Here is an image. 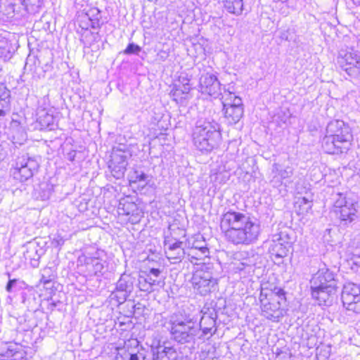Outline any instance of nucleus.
Returning a JSON list of instances; mask_svg holds the SVG:
<instances>
[{
    "mask_svg": "<svg viewBox=\"0 0 360 360\" xmlns=\"http://www.w3.org/2000/svg\"><path fill=\"white\" fill-rule=\"evenodd\" d=\"M79 26L82 30H87L89 29V27L90 26V22L89 21L85 22V21L82 20Z\"/></svg>",
    "mask_w": 360,
    "mask_h": 360,
    "instance_id": "nucleus-50",
    "label": "nucleus"
},
{
    "mask_svg": "<svg viewBox=\"0 0 360 360\" xmlns=\"http://www.w3.org/2000/svg\"><path fill=\"white\" fill-rule=\"evenodd\" d=\"M20 355H22V354L21 352L15 351L14 349L11 348L10 347H8L7 348L5 353H0V356L7 357V358L13 357V356H15V357H18Z\"/></svg>",
    "mask_w": 360,
    "mask_h": 360,
    "instance_id": "nucleus-44",
    "label": "nucleus"
},
{
    "mask_svg": "<svg viewBox=\"0 0 360 360\" xmlns=\"http://www.w3.org/2000/svg\"><path fill=\"white\" fill-rule=\"evenodd\" d=\"M357 55V51L352 49L347 48L346 49H341L338 53L337 63L342 70L344 67L347 66V63L354 61V58Z\"/></svg>",
    "mask_w": 360,
    "mask_h": 360,
    "instance_id": "nucleus-25",
    "label": "nucleus"
},
{
    "mask_svg": "<svg viewBox=\"0 0 360 360\" xmlns=\"http://www.w3.org/2000/svg\"><path fill=\"white\" fill-rule=\"evenodd\" d=\"M7 275H8V278H10V276H11L10 273L8 272ZM17 282H18V280L15 278H13V279L9 278V280L6 284V290L8 292H11L13 287L16 285Z\"/></svg>",
    "mask_w": 360,
    "mask_h": 360,
    "instance_id": "nucleus-45",
    "label": "nucleus"
},
{
    "mask_svg": "<svg viewBox=\"0 0 360 360\" xmlns=\"http://www.w3.org/2000/svg\"><path fill=\"white\" fill-rule=\"evenodd\" d=\"M140 210L139 209L138 210V212H134V215H130L131 217H129V221L131 223V224H136L138 223L139 221H140Z\"/></svg>",
    "mask_w": 360,
    "mask_h": 360,
    "instance_id": "nucleus-47",
    "label": "nucleus"
},
{
    "mask_svg": "<svg viewBox=\"0 0 360 360\" xmlns=\"http://www.w3.org/2000/svg\"><path fill=\"white\" fill-rule=\"evenodd\" d=\"M179 81L181 82V84H183L184 83H186V82H189V79L184 77H181L179 78Z\"/></svg>",
    "mask_w": 360,
    "mask_h": 360,
    "instance_id": "nucleus-53",
    "label": "nucleus"
},
{
    "mask_svg": "<svg viewBox=\"0 0 360 360\" xmlns=\"http://www.w3.org/2000/svg\"><path fill=\"white\" fill-rule=\"evenodd\" d=\"M343 306L348 311L360 313V287L354 283L343 285L341 295Z\"/></svg>",
    "mask_w": 360,
    "mask_h": 360,
    "instance_id": "nucleus-13",
    "label": "nucleus"
},
{
    "mask_svg": "<svg viewBox=\"0 0 360 360\" xmlns=\"http://www.w3.org/2000/svg\"><path fill=\"white\" fill-rule=\"evenodd\" d=\"M141 51V47L134 43H129L123 53L125 55L139 54Z\"/></svg>",
    "mask_w": 360,
    "mask_h": 360,
    "instance_id": "nucleus-40",
    "label": "nucleus"
},
{
    "mask_svg": "<svg viewBox=\"0 0 360 360\" xmlns=\"http://www.w3.org/2000/svg\"><path fill=\"white\" fill-rule=\"evenodd\" d=\"M202 316L198 324L200 326H215L218 317L215 309L204 307L202 310Z\"/></svg>",
    "mask_w": 360,
    "mask_h": 360,
    "instance_id": "nucleus-23",
    "label": "nucleus"
},
{
    "mask_svg": "<svg viewBox=\"0 0 360 360\" xmlns=\"http://www.w3.org/2000/svg\"><path fill=\"white\" fill-rule=\"evenodd\" d=\"M171 339L179 344L195 343L199 335L198 318L185 309L172 314L168 322Z\"/></svg>",
    "mask_w": 360,
    "mask_h": 360,
    "instance_id": "nucleus-2",
    "label": "nucleus"
},
{
    "mask_svg": "<svg viewBox=\"0 0 360 360\" xmlns=\"http://www.w3.org/2000/svg\"><path fill=\"white\" fill-rule=\"evenodd\" d=\"M191 90V86L189 82H186L181 84V86H179L175 89H173L172 91H174L173 95H179L180 94H187L189 93Z\"/></svg>",
    "mask_w": 360,
    "mask_h": 360,
    "instance_id": "nucleus-41",
    "label": "nucleus"
},
{
    "mask_svg": "<svg viewBox=\"0 0 360 360\" xmlns=\"http://www.w3.org/2000/svg\"><path fill=\"white\" fill-rule=\"evenodd\" d=\"M50 69H51V65H49L48 63H46V64L45 65V67H44V68H43V72H44V73H43V75H42V77H44V76H45L44 73H45L46 71H49Z\"/></svg>",
    "mask_w": 360,
    "mask_h": 360,
    "instance_id": "nucleus-52",
    "label": "nucleus"
},
{
    "mask_svg": "<svg viewBox=\"0 0 360 360\" xmlns=\"http://www.w3.org/2000/svg\"><path fill=\"white\" fill-rule=\"evenodd\" d=\"M129 296V294H125L124 291H121L115 287V289L110 293V298L111 300L116 301L117 304H123Z\"/></svg>",
    "mask_w": 360,
    "mask_h": 360,
    "instance_id": "nucleus-36",
    "label": "nucleus"
},
{
    "mask_svg": "<svg viewBox=\"0 0 360 360\" xmlns=\"http://www.w3.org/2000/svg\"><path fill=\"white\" fill-rule=\"evenodd\" d=\"M224 8L230 13L240 15L243 9V0H223Z\"/></svg>",
    "mask_w": 360,
    "mask_h": 360,
    "instance_id": "nucleus-30",
    "label": "nucleus"
},
{
    "mask_svg": "<svg viewBox=\"0 0 360 360\" xmlns=\"http://www.w3.org/2000/svg\"><path fill=\"white\" fill-rule=\"evenodd\" d=\"M354 61L347 63L342 70L345 71L349 77L356 78L360 75V56L358 54L354 58Z\"/></svg>",
    "mask_w": 360,
    "mask_h": 360,
    "instance_id": "nucleus-31",
    "label": "nucleus"
},
{
    "mask_svg": "<svg viewBox=\"0 0 360 360\" xmlns=\"http://www.w3.org/2000/svg\"><path fill=\"white\" fill-rule=\"evenodd\" d=\"M148 350L137 339L128 340L123 348L117 349L115 360H148Z\"/></svg>",
    "mask_w": 360,
    "mask_h": 360,
    "instance_id": "nucleus-10",
    "label": "nucleus"
},
{
    "mask_svg": "<svg viewBox=\"0 0 360 360\" xmlns=\"http://www.w3.org/2000/svg\"><path fill=\"white\" fill-rule=\"evenodd\" d=\"M292 238L285 231L272 235L269 252L275 264H280L283 262V259L292 250Z\"/></svg>",
    "mask_w": 360,
    "mask_h": 360,
    "instance_id": "nucleus-8",
    "label": "nucleus"
},
{
    "mask_svg": "<svg viewBox=\"0 0 360 360\" xmlns=\"http://www.w3.org/2000/svg\"><path fill=\"white\" fill-rule=\"evenodd\" d=\"M352 141L350 127L342 120H335L328 124L321 146L326 153L342 154L348 151Z\"/></svg>",
    "mask_w": 360,
    "mask_h": 360,
    "instance_id": "nucleus-3",
    "label": "nucleus"
},
{
    "mask_svg": "<svg viewBox=\"0 0 360 360\" xmlns=\"http://www.w3.org/2000/svg\"><path fill=\"white\" fill-rule=\"evenodd\" d=\"M198 327L199 335L197 337L198 338H201L202 336H206L207 335H210V337H211L216 332V328H214V331H212V329L215 328V326H200V325L198 324Z\"/></svg>",
    "mask_w": 360,
    "mask_h": 360,
    "instance_id": "nucleus-39",
    "label": "nucleus"
},
{
    "mask_svg": "<svg viewBox=\"0 0 360 360\" xmlns=\"http://www.w3.org/2000/svg\"><path fill=\"white\" fill-rule=\"evenodd\" d=\"M75 155V152H74V155H72V154H71V153H69V155H70L69 159H70L71 161H73V160H74Z\"/></svg>",
    "mask_w": 360,
    "mask_h": 360,
    "instance_id": "nucleus-55",
    "label": "nucleus"
},
{
    "mask_svg": "<svg viewBox=\"0 0 360 360\" xmlns=\"http://www.w3.org/2000/svg\"><path fill=\"white\" fill-rule=\"evenodd\" d=\"M149 273L154 276L158 277L160 274V270L156 268H151L149 271Z\"/></svg>",
    "mask_w": 360,
    "mask_h": 360,
    "instance_id": "nucleus-49",
    "label": "nucleus"
},
{
    "mask_svg": "<svg viewBox=\"0 0 360 360\" xmlns=\"http://www.w3.org/2000/svg\"><path fill=\"white\" fill-rule=\"evenodd\" d=\"M131 312H134L135 310L142 309V305L140 303H138L137 304H134L133 303H131Z\"/></svg>",
    "mask_w": 360,
    "mask_h": 360,
    "instance_id": "nucleus-51",
    "label": "nucleus"
},
{
    "mask_svg": "<svg viewBox=\"0 0 360 360\" xmlns=\"http://www.w3.org/2000/svg\"><path fill=\"white\" fill-rule=\"evenodd\" d=\"M121 147L122 146H119L112 148L108 164V167L112 176L117 179L124 176L128 165L127 158L129 153ZM122 147L125 146H122Z\"/></svg>",
    "mask_w": 360,
    "mask_h": 360,
    "instance_id": "nucleus-11",
    "label": "nucleus"
},
{
    "mask_svg": "<svg viewBox=\"0 0 360 360\" xmlns=\"http://www.w3.org/2000/svg\"><path fill=\"white\" fill-rule=\"evenodd\" d=\"M165 245L167 247L165 254L172 263H179L184 258L186 254L185 243L183 241L174 238L168 239V236H167L165 240Z\"/></svg>",
    "mask_w": 360,
    "mask_h": 360,
    "instance_id": "nucleus-15",
    "label": "nucleus"
},
{
    "mask_svg": "<svg viewBox=\"0 0 360 360\" xmlns=\"http://www.w3.org/2000/svg\"><path fill=\"white\" fill-rule=\"evenodd\" d=\"M356 4H360V0H352Z\"/></svg>",
    "mask_w": 360,
    "mask_h": 360,
    "instance_id": "nucleus-57",
    "label": "nucleus"
},
{
    "mask_svg": "<svg viewBox=\"0 0 360 360\" xmlns=\"http://www.w3.org/2000/svg\"><path fill=\"white\" fill-rule=\"evenodd\" d=\"M11 57V52L9 46L6 41L0 39V58L4 60L10 59Z\"/></svg>",
    "mask_w": 360,
    "mask_h": 360,
    "instance_id": "nucleus-37",
    "label": "nucleus"
},
{
    "mask_svg": "<svg viewBox=\"0 0 360 360\" xmlns=\"http://www.w3.org/2000/svg\"><path fill=\"white\" fill-rule=\"evenodd\" d=\"M219 98L221 101L223 108L235 105V103H237L236 100L239 101L240 105H243L242 98L236 95L234 92L230 91L229 89H224V91H221V95Z\"/></svg>",
    "mask_w": 360,
    "mask_h": 360,
    "instance_id": "nucleus-27",
    "label": "nucleus"
},
{
    "mask_svg": "<svg viewBox=\"0 0 360 360\" xmlns=\"http://www.w3.org/2000/svg\"><path fill=\"white\" fill-rule=\"evenodd\" d=\"M134 282L135 278L132 277L130 274H123L116 283V287L118 290L124 291L125 294L131 295L134 290Z\"/></svg>",
    "mask_w": 360,
    "mask_h": 360,
    "instance_id": "nucleus-24",
    "label": "nucleus"
},
{
    "mask_svg": "<svg viewBox=\"0 0 360 360\" xmlns=\"http://www.w3.org/2000/svg\"><path fill=\"white\" fill-rule=\"evenodd\" d=\"M41 279L40 282L44 285H47L55 280L56 270L53 267L46 266L41 271Z\"/></svg>",
    "mask_w": 360,
    "mask_h": 360,
    "instance_id": "nucleus-34",
    "label": "nucleus"
},
{
    "mask_svg": "<svg viewBox=\"0 0 360 360\" xmlns=\"http://www.w3.org/2000/svg\"><path fill=\"white\" fill-rule=\"evenodd\" d=\"M236 103L233 106L223 108L224 117L229 125L236 124L243 116V105H240L238 100H236Z\"/></svg>",
    "mask_w": 360,
    "mask_h": 360,
    "instance_id": "nucleus-21",
    "label": "nucleus"
},
{
    "mask_svg": "<svg viewBox=\"0 0 360 360\" xmlns=\"http://www.w3.org/2000/svg\"><path fill=\"white\" fill-rule=\"evenodd\" d=\"M202 252L203 253L207 252V248H203L202 249Z\"/></svg>",
    "mask_w": 360,
    "mask_h": 360,
    "instance_id": "nucleus-56",
    "label": "nucleus"
},
{
    "mask_svg": "<svg viewBox=\"0 0 360 360\" xmlns=\"http://www.w3.org/2000/svg\"><path fill=\"white\" fill-rule=\"evenodd\" d=\"M191 283L196 292L202 296H206L214 290L217 284V280L213 278L212 274L205 271L202 269L195 272Z\"/></svg>",
    "mask_w": 360,
    "mask_h": 360,
    "instance_id": "nucleus-12",
    "label": "nucleus"
},
{
    "mask_svg": "<svg viewBox=\"0 0 360 360\" xmlns=\"http://www.w3.org/2000/svg\"><path fill=\"white\" fill-rule=\"evenodd\" d=\"M24 0H6L4 3V8L2 11L3 14L6 16L8 19H11L15 16V14L19 13L23 10L22 4Z\"/></svg>",
    "mask_w": 360,
    "mask_h": 360,
    "instance_id": "nucleus-22",
    "label": "nucleus"
},
{
    "mask_svg": "<svg viewBox=\"0 0 360 360\" xmlns=\"http://www.w3.org/2000/svg\"><path fill=\"white\" fill-rule=\"evenodd\" d=\"M10 91L3 84H0V117L5 116L10 106Z\"/></svg>",
    "mask_w": 360,
    "mask_h": 360,
    "instance_id": "nucleus-26",
    "label": "nucleus"
},
{
    "mask_svg": "<svg viewBox=\"0 0 360 360\" xmlns=\"http://www.w3.org/2000/svg\"><path fill=\"white\" fill-rule=\"evenodd\" d=\"M148 175L146 174L143 172L142 171H139V170H135L134 172V175L132 176V178L134 179L133 181L134 182H137V181H146L147 179H148Z\"/></svg>",
    "mask_w": 360,
    "mask_h": 360,
    "instance_id": "nucleus-42",
    "label": "nucleus"
},
{
    "mask_svg": "<svg viewBox=\"0 0 360 360\" xmlns=\"http://www.w3.org/2000/svg\"><path fill=\"white\" fill-rule=\"evenodd\" d=\"M227 226L226 239L233 245H248L256 242L261 233L259 221L248 213L229 210L222 215L221 228Z\"/></svg>",
    "mask_w": 360,
    "mask_h": 360,
    "instance_id": "nucleus-1",
    "label": "nucleus"
},
{
    "mask_svg": "<svg viewBox=\"0 0 360 360\" xmlns=\"http://www.w3.org/2000/svg\"><path fill=\"white\" fill-rule=\"evenodd\" d=\"M39 167V162L35 158L25 154L17 158L11 173L15 179L24 182L33 176Z\"/></svg>",
    "mask_w": 360,
    "mask_h": 360,
    "instance_id": "nucleus-9",
    "label": "nucleus"
},
{
    "mask_svg": "<svg viewBox=\"0 0 360 360\" xmlns=\"http://www.w3.org/2000/svg\"><path fill=\"white\" fill-rule=\"evenodd\" d=\"M153 354L152 360H178L179 354L174 347L167 346L165 342L162 345H158L151 348Z\"/></svg>",
    "mask_w": 360,
    "mask_h": 360,
    "instance_id": "nucleus-19",
    "label": "nucleus"
},
{
    "mask_svg": "<svg viewBox=\"0 0 360 360\" xmlns=\"http://www.w3.org/2000/svg\"><path fill=\"white\" fill-rule=\"evenodd\" d=\"M91 34H92L93 36V41L94 42H98L100 40H101V35L99 34V32H91Z\"/></svg>",
    "mask_w": 360,
    "mask_h": 360,
    "instance_id": "nucleus-48",
    "label": "nucleus"
},
{
    "mask_svg": "<svg viewBox=\"0 0 360 360\" xmlns=\"http://www.w3.org/2000/svg\"><path fill=\"white\" fill-rule=\"evenodd\" d=\"M22 298V303L27 307L28 311H35L38 309L39 304L34 294H25Z\"/></svg>",
    "mask_w": 360,
    "mask_h": 360,
    "instance_id": "nucleus-35",
    "label": "nucleus"
},
{
    "mask_svg": "<svg viewBox=\"0 0 360 360\" xmlns=\"http://www.w3.org/2000/svg\"><path fill=\"white\" fill-rule=\"evenodd\" d=\"M262 314L274 322H278L284 316L283 304L285 303V292L281 288H274L268 293H260Z\"/></svg>",
    "mask_w": 360,
    "mask_h": 360,
    "instance_id": "nucleus-6",
    "label": "nucleus"
},
{
    "mask_svg": "<svg viewBox=\"0 0 360 360\" xmlns=\"http://www.w3.org/2000/svg\"><path fill=\"white\" fill-rule=\"evenodd\" d=\"M295 207L298 214L304 215L311 209L312 202L306 197L298 198Z\"/></svg>",
    "mask_w": 360,
    "mask_h": 360,
    "instance_id": "nucleus-32",
    "label": "nucleus"
},
{
    "mask_svg": "<svg viewBox=\"0 0 360 360\" xmlns=\"http://www.w3.org/2000/svg\"><path fill=\"white\" fill-rule=\"evenodd\" d=\"M192 140L200 151L211 152L219 146L221 140L219 124L214 120H198L193 129Z\"/></svg>",
    "mask_w": 360,
    "mask_h": 360,
    "instance_id": "nucleus-4",
    "label": "nucleus"
},
{
    "mask_svg": "<svg viewBox=\"0 0 360 360\" xmlns=\"http://www.w3.org/2000/svg\"><path fill=\"white\" fill-rule=\"evenodd\" d=\"M148 281L150 282V283L151 284V288L153 289V286L155 284V281L152 279L151 278H148Z\"/></svg>",
    "mask_w": 360,
    "mask_h": 360,
    "instance_id": "nucleus-54",
    "label": "nucleus"
},
{
    "mask_svg": "<svg viewBox=\"0 0 360 360\" xmlns=\"http://www.w3.org/2000/svg\"><path fill=\"white\" fill-rule=\"evenodd\" d=\"M221 83L214 73L204 72L199 78V88L202 94H207L214 98L221 95Z\"/></svg>",
    "mask_w": 360,
    "mask_h": 360,
    "instance_id": "nucleus-14",
    "label": "nucleus"
},
{
    "mask_svg": "<svg viewBox=\"0 0 360 360\" xmlns=\"http://www.w3.org/2000/svg\"><path fill=\"white\" fill-rule=\"evenodd\" d=\"M103 251H97L94 257H86L85 264L89 271L96 276H101L108 271V263L103 258Z\"/></svg>",
    "mask_w": 360,
    "mask_h": 360,
    "instance_id": "nucleus-16",
    "label": "nucleus"
},
{
    "mask_svg": "<svg viewBox=\"0 0 360 360\" xmlns=\"http://www.w3.org/2000/svg\"><path fill=\"white\" fill-rule=\"evenodd\" d=\"M22 4L23 10L28 11V6H30L32 7H35L36 8H38L41 5V0H24V2Z\"/></svg>",
    "mask_w": 360,
    "mask_h": 360,
    "instance_id": "nucleus-43",
    "label": "nucleus"
},
{
    "mask_svg": "<svg viewBox=\"0 0 360 360\" xmlns=\"http://www.w3.org/2000/svg\"><path fill=\"white\" fill-rule=\"evenodd\" d=\"M118 210L120 211L122 210V212H120V214L134 215V212H138L139 207L136 203L129 201V198H127L125 202H120Z\"/></svg>",
    "mask_w": 360,
    "mask_h": 360,
    "instance_id": "nucleus-33",
    "label": "nucleus"
},
{
    "mask_svg": "<svg viewBox=\"0 0 360 360\" xmlns=\"http://www.w3.org/2000/svg\"><path fill=\"white\" fill-rule=\"evenodd\" d=\"M51 110H46V109L38 110L37 112V126L39 130H54L57 127L56 117Z\"/></svg>",
    "mask_w": 360,
    "mask_h": 360,
    "instance_id": "nucleus-18",
    "label": "nucleus"
},
{
    "mask_svg": "<svg viewBox=\"0 0 360 360\" xmlns=\"http://www.w3.org/2000/svg\"><path fill=\"white\" fill-rule=\"evenodd\" d=\"M65 238L61 236L60 234L55 236L53 240V243H55L57 246H61L64 244Z\"/></svg>",
    "mask_w": 360,
    "mask_h": 360,
    "instance_id": "nucleus-46",
    "label": "nucleus"
},
{
    "mask_svg": "<svg viewBox=\"0 0 360 360\" xmlns=\"http://www.w3.org/2000/svg\"><path fill=\"white\" fill-rule=\"evenodd\" d=\"M334 212L340 221L347 225L357 218V200L351 191L340 192L333 195Z\"/></svg>",
    "mask_w": 360,
    "mask_h": 360,
    "instance_id": "nucleus-7",
    "label": "nucleus"
},
{
    "mask_svg": "<svg viewBox=\"0 0 360 360\" xmlns=\"http://www.w3.org/2000/svg\"><path fill=\"white\" fill-rule=\"evenodd\" d=\"M323 266L312 276L309 285L312 297L318 300L319 304L326 305L332 301L338 287L335 274L325 264Z\"/></svg>",
    "mask_w": 360,
    "mask_h": 360,
    "instance_id": "nucleus-5",
    "label": "nucleus"
},
{
    "mask_svg": "<svg viewBox=\"0 0 360 360\" xmlns=\"http://www.w3.org/2000/svg\"><path fill=\"white\" fill-rule=\"evenodd\" d=\"M24 248L25 250L23 252V256L25 261L29 262L30 264L33 268H37L39 264V259L42 255L44 253V250L39 245V244L33 240L27 242Z\"/></svg>",
    "mask_w": 360,
    "mask_h": 360,
    "instance_id": "nucleus-17",
    "label": "nucleus"
},
{
    "mask_svg": "<svg viewBox=\"0 0 360 360\" xmlns=\"http://www.w3.org/2000/svg\"><path fill=\"white\" fill-rule=\"evenodd\" d=\"M27 139V133L22 127L18 125L11 129L10 139L15 147L24 144Z\"/></svg>",
    "mask_w": 360,
    "mask_h": 360,
    "instance_id": "nucleus-28",
    "label": "nucleus"
},
{
    "mask_svg": "<svg viewBox=\"0 0 360 360\" xmlns=\"http://www.w3.org/2000/svg\"><path fill=\"white\" fill-rule=\"evenodd\" d=\"M272 172L276 174L271 179L274 186H279L282 184L283 180L290 178L294 174V168L292 165H281L279 163H274Z\"/></svg>",
    "mask_w": 360,
    "mask_h": 360,
    "instance_id": "nucleus-20",
    "label": "nucleus"
},
{
    "mask_svg": "<svg viewBox=\"0 0 360 360\" xmlns=\"http://www.w3.org/2000/svg\"><path fill=\"white\" fill-rule=\"evenodd\" d=\"M138 287L141 291L150 292L153 290L151 284L147 278L140 276L138 280Z\"/></svg>",
    "mask_w": 360,
    "mask_h": 360,
    "instance_id": "nucleus-38",
    "label": "nucleus"
},
{
    "mask_svg": "<svg viewBox=\"0 0 360 360\" xmlns=\"http://www.w3.org/2000/svg\"><path fill=\"white\" fill-rule=\"evenodd\" d=\"M86 18L90 22V27L93 29H98L101 27L103 22H101V11L96 7L91 8L86 13Z\"/></svg>",
    "mask_w": 360,
    "mask_h": 360,
    "instance_id": "nucleus-29",
    "label": "nucleus"
}]
</instances>
